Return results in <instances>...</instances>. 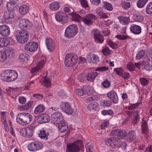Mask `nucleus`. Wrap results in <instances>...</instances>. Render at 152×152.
Returning a JSON list of instances; mask_svg holds the SVG:
<instances>
[{
    "label": "nucleus",
    "mask_w": 152,
    "mask_h": 152,
    "mask_svg": "<svg viewBox=\"0 0 152 152\" xmlns=\"http://www.w3.org/2000/svg\"><path fill=\"white\" fill-rule=\"evenodd\" d=\"M137 115L134 116L132 121V124L134 125L137 124L139 122L140 120V117L138 112L137 111Z\"/></svg>",
    "instance_id": "51"
},
{
    "label": "nucleus",
    "mask_w": 152,
    "mask_h": 152,
    "mask_svg": "<svg viewBox=\"0 0 152 152\" xmlns=\"http://www.w3.org/2000/svg\"><path fill=\"white\" fill-rule=\"evenodd\" d=\"M102 85L104 88H108L110 85V83L107 79H106L102 83Z\"/></svg>",
    "instance_id": "60"
},
{
    "label": "nucleus",
    "mask_w": 152,
    "mask_h": 152,
    "mask_svg": "<svg viewBox=\"0 0 152 152\" xmlns=\"http://www.w3.org/2000/svg\"><path fill=\"white\" fill-rule=\"evenodd\" d=\"M103 48L102 52L104 55L107 56L111 54V51L108 47L105 46L104 48Z\"/></svg>",
    "instance_id": "44"
},
{
    "label": "nucleus",
    "mask_w": 152,
    "mask_h": 152,
    "mask_svg": "<svg viewBox=\"0 0 152 152\" xmlns=\"http://www.w3.org/2000/svg\"><path fill=\"white\" fill-rule=\"evenodd\" d=\"M32 120V116L28 113H22L18 114L16 118L17 122L23 126L29 124Z\"/></svg>",
    "instance_id": "1"
},
{
    "label": "nucleus",
    "mask_w": 152,
    "mask_h": 152,
    "mask_svg": "<svg viewBox=\"0 0 152 152\" xmlns=\"http://www.w3.org/2000/svg\"><path fill=\"white\" fill-rule=\"evenodd\" d=\"M98 99V97L96 95H94L92 96L89 97L87 98V100L89 102L95 101Z\"/></svg>",
    "instance_id": "63"
},
{
    "label": "nucleus",
    "mask_w": 152,
    "mask_h": 152,
    "mask_svg": "<svg viewBox=\"0 0 152 152\" xmlns=\"http://www.w3.org/2000/svg\"><path fill=\"white\" fill-rule=\"evenodd\" d=\"M36 126L34 125H30L28 127L21 129L20 130V134L23 137L30 138L32 137Z\"/></svg>",
    "instance_id": "6"
},
{
    "label": "nucleus",
    "mask_w": 152,
    "mask_h": 152,
    "mask_svg": "<svg viewBox=\"0 0 152 152\" xmlns=\"http://www.w3.org/2000/svg\"><path fill=\"white\" fill-rule=\"evenodd\" d=\"M111 135L114 136L118 140L122 139L127 135L126 132L125 130H122L121 129H115L113 130L111 132Z\"/></svg>",
    "instance_id": "8"
},
{
    "label": "nucleus",
    "mask_w": 152,
    "mask_h": 152,
    "mask_svg": "<svg viewBox=\"0 0 152 152\" xmlns=\"http://www.w3.org/2000/svg\"><path fill=\"white\" fill-rule=\"evenodd\" d=\"M101 105L103 106H110L112 105V102L107 100H102L101 103Z\"/></svg>",
    "instance_id": "53"
},
{
    "label": "nucleus",
    "mask_w": 152,
    "mask_h": 152,
    "mask_svg": "<svg viewBox=\"0 0 152 152\" xmlns=\"http://www.w3.org/2000/svg\"><path fill=\"white\" fill-rule=\"evenodd\" d=\"M43 145L40 142H33L29 143L28 146V149L31 151H35L43 148Z\"/></svg>",
    "instance_id": "10"
},
{
    "label": "nucleus",
    "mask_w": 152,
    "mask_h": 152,
    "mask_svg": "<svg viewBox=\"0 0 152 152\" xmlns=\"http://www.w3.org/2000/svg\"><path fill=\"white\" fill-rule=\"evenodd\" d=\"M134 20L136 22H141L143 19L142 16L140 15H135L133 16Z\"/></svg>",
    "instance_id": "58"
},
{
    "label": "nucleus",
    "mask_w": 152,
    "mask_h": 152,
    "mask_svg": "<svg viewBox=\"0 0 152 152\" xmlns=\"http://www.w3.org/2000/svg\"><path fill=\"white\" fill-rule=\"evenodd\" d=\"M9 44V42L8 40L4 38L0 39V47L7 46Z\"/></svg>",
    "instance_id": "46"
},
{
    "label": "nucleus",
    "mask_w": 152,
    "mask_h": 152,
    "mask_svg": "<svg viewBox=\"0 0 152 152\" xmlns=\"http://www.w3.org/2000/svg\"><path fill=\"white\" fill-rule=\"evenodd\" d=\"M18 42L20 43H25L28 39L29 34L26 31H19L15 36Z\"/></svg>",
    "instance_id": "5"
},
{
    "label": "nucleus",
    "mask_w": 152,
    "mask_h": 152,
    "mask_svg": "<svg viewBox=\"0 0 152 152\" xmlns=\"http://www.w3.org/2000/svg\"><path fill=\"white\" fill-rule=\"evenodd\" d=\"M115 37L116 38L122 40H125L131 38L128 35L124 34L117 35L115 36Z\"/></svg>",
    "instance_id": "47"
},
{
    "label": "nucleus",
    "mask_w": 152,
    "mask_h": 152,
    "mask_svg": "<svg viewBox=\"0 0 152 152\" xmlns=\"http://www.w3.org/2000/svg\"><path fill=\"white\" fill-rule=\"evenodd\" d=\"M39 137L42 139H45L47 140L49 135V133L44 130H41L39 134Z\"/></svg>",
    "instance_id": "35"
},
{
    "label": "nucleus",
    "mask_w": 152,
    "mask_h": 152,
    "mask_svg": "<svg viewBox=\"0 0 152 152\" xmlns=\"http://www.w3.org/2000/svg\"><path fill=\"white\" fill-rule=\"evenodd\" d=\"M98 75V73L97 72H90L86 76V79L88 81H93Z\"/></svg>",
    "instance_id": "26"
},
{
    "label": "nucleus",
    "mask_w": 152,
    "mask_h": 152,
    "mask_svg": "<svg viewBox=\"0 0 152 152\" xmlns=\"http://www.w3.org/2000/svg\"><path fill=\"white\" fill-rule=\"evenodd\" d=\"M126 146L127 144L126 142H122L118 140V142L117 143L116 146L117 148L121 147L123 149H125L126 148Z\"/></svg>",
    "instance_id": "49"
},
{
    "label": "nucleus",
    "mask_w": 152,
    "mask_h": 152,
    "mask_svg": "<svg viewBox=\"0 0 152 152\" xmlns=\"http://www.w3.org/2000/svg\"><path fill=\"white\" fill-rule=\"evenodd\" d=\"M141 84L143 86H146L148 83V80L145 78L142 77L140 79Z\"/></svg>",
    "instance_id": "61"
},
{
    "label": "nucleus",
    "mask_w": 152,
    "mask_h": 152,
    "mask_svg": "<svg viewBox=\"0 0 152 152\" xmlns=\"http://www.w3.org/2000/svg\"><path fill=\"white\" fill-rule=\"evenodd\" d=\"M50 120V118L47 114L43 113L39 117L37 120V122L39 124L49 122Z\"/></svg>",
    "instance_id": "19"
},
{
    "label": "nucleus",
    "mask_w": 152,
    "mask_h": 152,
    "mask_svg": "<svg viewBox=\"0 0 152 152\" xmlns=\"http://www.w3.org/2000/svg\"><path fill=\"white\" fill-rule=\"evenodd\" d=\"M29 7L25 5H22L19 7V11L23 15L26 14L28 10Z\"/></svg>",
    "instance_id": "34"
},
{
    "label": "nucleus",
    "mask_w": 152,
    "mask_h": 152,
    "mask_svg": "<svg viewBox=\"0 0 152 152\" xmlns=\"http://www.w3.org/2000/svg\"><path fill=\"white\" fill-rule=\"evenodd\" d=\"M18 26L22 31H26L29 29L32 26V24L28 20L23 19L20 20Z\"/></svg>",
    "instance_id": "9"
},
{
    "label": "nucleus",
    "mask_w": 152,
    "mask_h": 152,
    "mask_svg": "<svg viewBox=\"0 0 152 152\" xmlns=\"http://www.w3.org/2000/svg\"><path fill=\"white\" fill-rule=\"evenodd\" d=\"M42 85L46 87H49L50 85V81L49 78L44 77L42 79Z\"/></svg>",
    "instance_id": "38"
},
{
    "label": "nucleus",
    "mask_w": 152,
    "mask_h": 152,
    "mask_svg": "<svg viewBox=\"0 0 152 152\" xmlns=\"http://www.w3.org/2000/svg\"><path fill=\"white\" fill-rule=\"evenodd\" d=\"M103 7L108 11H112L113 10V5L107 1H104L103 2Z\"/></svg>",
    "instance_id": "39"
},
{
    "label": "nucleus",
    "mask_w": 152,
    "mask_h": 152,
    "mask_svg": "<svg viewBox=\"0 0 152 152\" xmlns=\"http://www.w3.org/2000/svg\"><path fill=\"white\" fill-rule=\"evenodd\" d=\"M105 144L108 146L114 148H117V145L118 140L114 136L106 139L105 140Z\"/></svg>",
    "instance_id": "14"
},
{
    "label": "nucleus",
    "mask_w": 152,
    "mask_h": 152,
    "mask_svg": "<svg viewBox=\"0 0 152 152\" xmlns=\"http://www.w3.org/2000/svg\"><path fill=\"white\" fill-rule=\"evenodd\" d=\"M8 71L9 82L13 81L17 78L18 75L15 71L8 70Z\"/></svg>",
    "instance_id": "23"
},
{
    "label": "nucleus",
    "mask_w": 152,
    "mask_h": 152,
    "mask_svg": "<svg viewBox=\"0 0 152 152\" xmlns=\"http://www.w3.org/2000/svg\"><path fill=\"white\" fill-rule=\"evenodd\" d=\"M55 18L56 20L58 22H61L64 24L68 21V16L67 15L61 11L56 12L55 14Z\"/></svg>",
    "instance_id": "7"
},
{
    "label": "nucleus",
    "mask_w": 152,
    "mask_h": 152,
    "mask_svg": "<svg viewBox=\"0 0 152 152\" xmlns=\"http://www.w3.org/2000/svg\"><path fill=\"white\" fill-rule=\"evenodd\" d=\"M130 31L134 34H140L141 32V27L136 25H134L132 26L130 28Z\"/></svg>",
    "instance_id": "25"
},
{
    "label": "nucleus",
    "mask_w": 152,
    "mask_h": 152,
    "mask_svg": "<svg viewBox=\"0 0 152 152\" xmlns=\"http://www.w3.org/2000/svg\"><path fill=\"white\" fill-rule=\"evenodd\" d=\"M10 34V30L9 27L6 25L0 26V34L3 37L8 36Z\"/></svg>",
    "instance_id": "17"
},
{
    "label": "nucleus",
    "mask_w": 152,
    "mask_h": 152,
    "mask_svg": "<svg viewBox=\"0 0 152 152\" xmlns=\"http://www.w3.org/2000/svg\"><path fill=\"white\" fill-rule=\"evenodd\" d=\"M145 50H141L137 54L136 58L137 59H140L142 57H143L145 53Z\"/></svg>",
    "instance_id": "56"
},
{
    "label": "nucleus",
    "mask_w": 152,
    "mask_h": 152,
    "mask_svg": "<svg viewBox=\"0 0 152 152\" xmlns=\"http://www.w3.org/2000/svg\"><path fill=\"white\" fill-rule=\"evenodd\" d=\"M107 96L108 98L112 100L113 103H118V97L116 92L113 90L107 93Z\"/></svg>",
    "instance_id": "16"
},
{
    "label": "nucleus",
    "mask_w": 152,
    "mask_h": 152,
    "mask_svg": "<svg viewBox=\"0 0 152 152\" xmlns=\"http://www.w3.org/2000/svg\"><path fill=\"white\" fill-rule=\"evenodd\" d=\"M28 56L29 55L28 54L24 53L20 54L19 55V58L21 60V61H24L27 60L28 57Z\"/></svg>",
    "instance_id": "52"
},
{
    "label": "nucleus",
    "mask_w": 152,
    "mask_h": 152,
    "mask_svg": "<svg viewBox=\"0 0 152 152\" xmlns=\"http://www.w3.org/2000/svg\"><path fill=\"white\" fill-rule=\"evenodd\" d=\"M114 71L116 72V74L119 76H121L123 75L124 72V70L121 67L114 69Z\"/></svg>",
    "instance_id": "50"
},
{
    "label": "nucleus",
    "mask_w": 152,
    "mask_h": 152,
    "mask_svg": "<svg viewBox=\"0 0 152 152\" xmlns=\"http://www.w3.org/2000/svg\"><path fill=\"white\" fill-rule=\"evenodd\" d=\"M140 104V103L139 102H137L135 104H132L128 107V109L131 110L135 109L138 107Z\"/></svg>",
    "instance_id": "55"
},
{
    "label": "nucleus",
    "mask_w": 152,
    "mask_h": 152,
    "mask_svg": "<svg viewBox=\"0 0 152 152\" xmlns=\"http://www.w3.org/2000/svg\"><path fill=\"white\" fill-rule=\"evenodd\" d=\"M38 47L37 44L35 42H30L25 45L24 49L29 52H33L36 51Z\"/></svg>",
    "instance_id": "15"
},
{
    "label": "nucleus",
    "mask_w": 152,
    "mask_h": 152,
    "mask_svg": "<svg viewBox=\"0 0 152 152\" xmlns=\"http://www.w3.org/2000/svg\"><path fill=\"white\" fill-rule=\"evenodd\" d=\"M45 43L48 49L50 51L53 50L55 48V43L50 38L46 39Z\"/></svg>",
    "instance_id": "20"
},
{
    "label": "nucleus",
    "mask_w": 152,
    "mask_h": 152,
    "mask_svg": "<svg viewBox=\"0 0 152 152\" xmlns=\"http://www.w3.org/2000/svg\"><path fill=\"white\" fill-rule=\"evenodd\" d=\"M78 31V28L76 25L73 24L67 27L66 28L64 36L69 38L73 37L77 33Z\"/></svg>",
    "instance_id": "4"
},
{
    "label": "nucleus",
    "mask_w": 152,
    "mask_h": 152,
    "mask_svg": "<svg viewBox=\"0 0 152 152\" xmlns=\"http://www.w3.org/2000/svg\"><path fill=\"white\" fill-rule=\"evenodd\" d=\"M142 65L144 66V68L147 70H150L152 69V63L147 61L145 60L142 63Z\"/></svg>",
    "instance_id": "36"
},
{
    "label": "nucleus",
    "mask_w": 152,
    "mask_h": 152,
    "mask_svg": "<svg viewBox=\"0 0 152 152\" xmlns=\"http://www.w3.org/2000/svg\"><path fill=\"white\" fill-rule=\"evenodd\" d=\"M136 138V135L134 130L130 131L127 135V140L129 142H132Z\"/></svg>",
    "instance_id": "28"
},
{
    "label": "nucleus",
    "mask_w": 152,
    "mask_h": 152,
    "mask_svg": "<svg viewBox=\"0 0 152 152\" xmlns=\"http://www.w3.org/2000/svg\"><path fill=\"white\" fill-rule=\"evenodd\" d=\"M142 123L141 127L142 128V132L143 134H145L148 129V126L147 122L146 121L144 120V118L142 119Z\"/></svg>",
    "instance_id": "37"
},
{
    "label": "nucleus",
    "mask_w": 152,
    "mask_h": 152,
    "mask_svg": "<svg viewBox=\"0 0 152 152\" xmlns=\"http://www.w3.org/2000/svg\"><path fill=\"white\" fill-rule=\"evenodd\" d=\"M15 2L11 1L7 3L6 7L8 11H13L15 7Z\"/></svg>",
    "instance_id": "45"
},
{
    "label": "nucleus",
    "mask_w": 152,
    "mask_h": 152,
    "mask_svg": "<svg viewBox=\"0 0 152 152\" xmlns=\"http://www.w3.org/2000/svg\"><path fill=\"white\" fill-rule=\"evenodd\" d=\"M58 124V127L61 132H64L67 130L68 126L67 123L65 121H63Z\"/></svg>",
    "instance_id": "22"
},
{
    "label": "nucleus",
    "mask_w": 152,
    "mask_h": 152,
    "mask_svg": "<svg viewBox=\"0 0 152 152\" xmlns=\"http://www.w3.org/2000/svg\"><path fill=\"white\" fill-rule=\"evenodd\" d=\"M82 6L84 8H87L89 5L87 1L86 0H79Z\"/></svg>",
    "instance_id": "62"
},
{
    "label": "nucleus",
    "mask_w": 152,
    "mask_h": 152,
    "mask_svg": "<svg viewBox=\"0 0 152 152\" xmlns=\"http://www.w3.org/2000/svg\"><path fill=\"white\" fill-rule=\"evenodd\" d=\"M64 117L62 114L59 112H55L51 115V120L54 124H57L63 121Z\"/></svg>",
    "instance_id": "11"
},
{
    "label": "nucleus",
    "mask_w": 152,
    "mask_h": 152,
    "mask_svg": "<svg viewBox=\"0 0 152 152\" xmlns=\"http://www.w3.org/2000/svg\"><path fill=\"white\" fill-rule=\"evenodd\" d=\"M14 17L13 11H8L4 13L3 18L5 20H8L10 18H12Z\"/></svg>",
    "instance_id": "32"
},
{
    "label": "nucleus",
    "mask_w": 152,
    "mask_h": 152,
    "mask_svg": "<svg viewBox=\"0 0 152 152\" xmlns=\"http://www.w3.org/2000/svg\"><path fill=\"white\" fill-rule=\"evenodd\" d=\"M118 19L119 20L121 23L124 25H126L129 23L130 21L129 17L120 16L118 17Z\"/></svg>",
    "instance_id": "30"
},
{
    "label": "nucleus",
    "mask_w": 152,
    "mask_h": 152,
    "mask_svg": "<svg viewBox=\"0 0 152 152\" xmlns=\"http://www.w3.org/2000/svg\"><path fill=\"white\" fill-rule=\"evenodd\" d=\"M69 15L72 16L71 18L73 21L79 22L82 20V17L76 13L72 12L69 13Z\"/></svg>",
    "instance_id": "27"
},
{
    "label": "nucleus",
    "mask_w": 152,
    "mask_h": 152,
    "mask_svg": "<svg viewBox=\"0 0 152 152\" xmlns=\"http://www.w3.org/2000/svg\"><path fill=\"white\" fill-rule=\"evenodd\" d=\"M9 72L8 70L2 72L1 74V77L2 80L4 81L9 82Z\"/></svg>",
    "instance_id": "31"
},
{
    "label": "nucleus",
    "mask_w": 152,
    "mask_h": 152,
    "mask_svg": "<svg viewBox=\"0 0 152 152\" xmlns=\"http://www.w3.org/2000/svg\"><path fill=\"white\" fill-rule=\"evenodd\" d=\"M127 67L128 69L130 71H133L135 70V67L134 65L132 62H129L127 65Z\"/></svg>",
    "instance_id": "57"
},
{
    "label": "nucleus",
    "mask_w": 152,
    "mask_h": 152,
    "mask_svg": "<svg viewBox=\"0 0 152 152\" xmlns=\"http://www.w3.org/2000/svg\"><path fill=\"white\" fill-rule=\"evenodd\" d=\"M33 102L34 101H30L25 105H23V107L24 110H27L31 108L33 104Z\"/></svg>",
    "instance_id": "54"
},
{
    "label": "nucleus",
    "mask_w": 152,
    "mask_h": 152,
    "mask_svg": "<svg viewBox=\"0 0 152 152\" xmlns=\"http://www.w3.org/2000/svg\"><path fill=\"white\" fill-rule=\"evenodd\" d=\"M107 42L110 46L113 49H115L117 48V44L113 42L111 40L109 39L107 41Z\"/></svg>",
    "instance_id": "59"
},
{
    "label": "nucleus",
    "mask_w": 152,
    "mask_h": 152,
    "mask_svg": "<svg viewBox=\"0 0 152 152\" xmlns=\"http://www.w3.org/2000/svg\"><path fill=\"white\" fill-rule=\"evenodd\" d=\"M45 64V61L43 59L39 61L38 63L37 66L31 69V73H34L37 72L39 70L41 69L43 67Z\"/></svg>",
    "instance_id": "21"
},
{
    "label": "nucleus",
    "mask_w": 152,
    "mask_h": 152,
    "mask_svg": "<svg viewBox=\"0 0 152 152\" xmlns=\"http://www.w3.org/2000/svg\"><path fill=\"white\" fill-rule=\"evenodd\" d=\"M89 58V59L91 63L97 64L99 61V57L96 55L93 54L92 57H90Z\"/></svg>",
    "instance_id": "41"
},
{
    "label": "nucleus",
    "mask_w": 152,
    "mask_h": 152,
    "mask_svg": "<svg viewBox=\"0 0 152 152\" xmlns=\"http://www.w3.org/2000/svg\"><path fill=\"white\" fill-rule=\"evenodd\" d=\"M98 106V104L96 102L91 103L88 105V108L90 110H96Z\"/></svg>",
    "instance_id": "43"
},
{
    "label": "nucleus",
    "mask_w": 152,
    "mask_h": 152,
    "mask_svg": "<svg viewBox=\"0 0 152 152\" xmlns=\"http://www.w3.org/2000/svg\"><path fill=\"white\" fill-rule=\"evenodd\" d=\"M45 110V107L43 104H39L37 106L35 109L34 113L38 114L43 112Z\"/></svg>",
    "instance_id": "33"
},
{
    "label": "nucleus",
    "mask_w": 152,
    "mask_h": 152,
    "mask_svg": "<svg viewBox=\"0 0 152 152\" xmlns=\"http://www.w3.org/2000/svg\"><path fill=\"white\" fill-rule=\"evenodd\" d=\"M78 61V57L76 54H67L65 57V64L67 67L72 66L77 63Z\"/></svg>",
    "instance_id": "3"
},
{
    "label": "nucleus",
    "mask_w": 152,
    "mask_h": 152,
    "mask_svg": "<svg viewBox=\"0 0 152 152\" xmlns=\"http://www.w3.org/2000/svg\"><path fill=\"white\" fill-rule=\"evenodd\" d=\"M82 142L78 140L72 143H69L66 145V152H79Z\"/></svg>",
    "instance_id": "2"
},
{
    "label": "nucleus",
    "mask_w": 152,
    "mask_h": 152,
    "mask_svg": "<svg viewBox=\"0 0 152 152\" xmlns=\"http://www.w3.org/2000/svg\"><path fill=\"white\" fill-rule=\"evenodd\" d=\"M7 55L5 52L3 50H0V61L4 62L7 58Z\"/></svg>",
    "instance_id": "40"
},
{
    "label": "nucleus",
    "mask_w": 152,
    "mask_h": 152,
    "mask_svg": "<svg viewBox=\"0 0 152 152\" xmlns=\"http://www.w3.org/2000/svg\"><path fill=\"white\" fill-rule=\"evenodd\" d=\"M87 90L84 88H77L75 90V92L76 94L78 96H81L83 95L86 93H87Z\"/></svg>",
    "instance_id": "29"
},
{
    "label": "nucleus",
    "mask_w": 152,
    "mask_h": 152,
    "mask_svg": "<svg viewBox=\"0 0 152 152\" xmlns=\"http://www.w3.org/2000/svg\"><path fill=\"white\" fill-rule=\"evenodd\" d=\"M60 3L58 1H53L49 4V9L51 11H56L58 10L60 7Z\"/></svg>",
    "instance_id": "24"
},
{
    "label": "nucleus",
    "mask_w": 152,
    "mask_h": 152,
    "mask_svg": "<svg viewBox=\"0 0 152 152\" xmlns=\"http://www.w3.org/2000/svg\"><path fill=\"white\" fill-rule=\"evenodd\" d=\"M61 109L65 113L69 115L72 114L73 112V110L68 102L61 104Z\"/></svg>",
    "instance_id": "18"
},
{
    "label": "nucleus",
    "mask_w": 152,
    "mask_h": 152,
    "mask_svg": "<svg viewBox=\"0 0 152 152\" xmlns=\"http://www.w3.org/2000/svg\"><path fill=\"white\" fill-rule=\"evenodd\" d=\"M148 0H138L137 2V7L139 8H142L145 5Z\"/></svg>",
    "instance_id": "42"
},
{
    "label": "nucleus",
    "mask_w": 152,
    "mask_h": 152,
    "mask_svg": "<svg viewBox=\"0 0 152 152\" xmlns=\"http://www.w3.org/2000/svg\"><path fill=\"white\" fill-rule=\"evenodd\" d=\"M96 19L95 16L92 13H90L82 18V21L85 25L89 26L93 25V20Z\"/></svg>",
    "instance_id": "12"
},
{
    "label": "nucleus",
    "mask_w": 152,
    "mask_h": 152,
    "mask_svg": "<svg viewBox=\"0 0 152 152\" xmlns=\"http://www.w3.org/2000/svg\"><path fill=\"white\" fill-rule=\"evenodd\" d=\"M86 147L87 152H91L93 151V148L91 146L90 144L89 143H88L86 144Z\"/></svg>",
    "instance_id": "64"
},
{
    "label": "nucleus",
    "mask_w": 152,
    "mask_h": 152,
    "mask_svg": "<svg viewBox=\"0 0 152 152\" xmlns=\"http://www.w3.org/2000/svg\"><path fill=\"white\" fill-rule=\"evenodd\" d=\"M94 34V38L95 42L102 43L104 41V36L100 34L99 31L97 29H94L92 31Z\"/></svg>",
    "instance_id": "13"
},
{
    "label": "nucleus",
    "mask_w": 152,
    "mask_h": 152,
    "mask_svg": "<svg viewBox=\"0 0 152 152\" xmlns=\"http://www.w3.org/2000/svg\"><path fill=\"white\" fill-rule=\"evenodd\" d=\"M147 13L149 15L152 14V2H151L148 4L146 8Z\"/></svg>",
    "instance_id": "48"
}]
</instances>
